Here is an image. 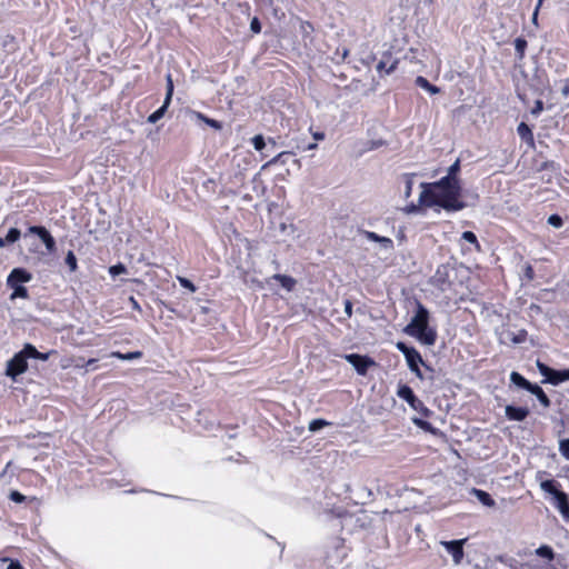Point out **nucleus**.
Masks as SVG:
<instances>
[{
  "label": "nucleus",
  "mask_w": 569,
  "mask_h": 569,
  "mask_svg": "<svg viewBox=\"0 0 569 569\" xmlns=\"http://www.w3.org/2000/svg\"><path fill=\"white\" fill-rule=\"evenodd\" d=\"M422 191L419 196V203L425 207L438 206L448 212L460 211L466 207L461 199V182H450L447 179L421 183Z\"/></svg>",
  "instance_id": "obj_1"
},
{
  "label": "nucleus",
  "mask_w": 569,
  "mask_h": 569,
  "mask_svg": "<svg viewBox=\"0 0 569 569\" xmlns=\"http://www.w3.org/2000/svg\"><path fill=\"white\" fill-rule=\"evenodd\" d=\"M429 317L428 309L421 302L416 301V312L403 328V332L425 346H433L437 340V331L429 327Z\"/></svg>",
  "instance_id": "obj_2"
},
{
  "label": "nucleus",
  "mask_w": 569,
  "mask_h": 569,
  "mask_svg": "<svg viewBox=\"0 0 569 569\" xmlns=\"http://www.w3.org/2000/svg\"><path fill=\"white\" fill-rule=\"evenodd\" d=\"M541 489L552 496V505L560 512L565 520H569V498L560 491L553 480H545L540 483Z\"/></svg>",
  "instance_id": "obj_3"
},
{
  "label": "nucleus",
  "mask_w": 569,
  "mask_h": 569,
  "mask_svg": "<svg viewBox=\"0 0 569 569\" xmlns=\"http://www.w3.org/2000/svg\"><path fill=\"white\" fill-rule=\"evenodd\" d=\"M397 349L405 356L409 369L419 378L423 379L422 372L419 368L420 365H425L420 352L413 348L407 346L405 342H397Z\"/></svg>",
  "instance_id": "obj_4"
},
{
  "label": "nucleus",
  "mask_w": 569,
  "mask_h": 569,
  "mask_svg": "<svg viewBox=\"0 0 569 569\" xmlns=\"http://www.w3.org/2000/svg\"><path fill=\"white\" fill-rule=\"evenodd\" d=\"M397 395L399 398L403 399L408 402V405L416 410L417 412L421 413L425 417H428L430 415V410L423 405V402L418 399L412 389L409 386H401Z\"/></svg>",
  "instance_id": "obj_5"
},
{
  "label": "nucleus",
  "mask_w": 569,
  "mask_h": 569,
  "mask_svg": "<svg viewBox=\"0 0 569 569\" xmlns=\"http://www.w3.org/2000/svg\"><path fill=\"white\" fill-rule=\"evenodd\" d=\"M29 352H26V346L21 351L16 353L11 360L8 361L7 366V375L11 378H16L17 376L23 373L27 368V359H29Z\"/></svg>",
  "instance_id": "obj_6"
},
{
  "label": "nucleus",
  "mask_w": 569,
  "mask_h": 569,
  "mask_svg": "<svg viewBox=\"0 0 569 569\" xmlns=\"http://www.w3.org/2000/svg\"><path fill=\"white\" fill-rule=\"evenodd\" d=\"M466 541V538L451 541H440V545L443 546L447 552L451 555L455 565H460L463 559V546Z\"/></svg>",
  "instance_id": "obj_7"
},
{
  "label": "nucleus",
  "mask_w": 569,
  "mask_h": 569,
  "mask_svg": "<svg viewBox=\"0 0 569 569\" xmlns=\"http://www.w3.org/2000/svg\"><path fill=\"white\" fill-rule=\"evenodd\" d=\"M29 232L32 234H37L40 238V240L46 246L48 252L52 253L56 251V240L44 227L32 226L29 228Z\"/></svg>",
  "instance_id": "obj_8"
},
{
  "label": "nucleus",
  "mask_w": 569,
  "mask_h": 569,
  "mask_svg": "<svg viewBox=\"0 0 569 569\" xmlns=\"http://www.w3.org/2000/svg\"><path fill=\"white\" fill-rule=\"evenodd\" d=\"M346 359L355 367L359 375H366L368 368L375 365L370 358L357 353L347 355Z\"/></svg>",
  "instance_id": "obj_9"
},
{
  "label": "nucleus",
  "mask_w": 569,
  "mask_h": 569,
  "mask_svg": "<svg viewBox=\"0 0 569 569\" xmlns=\"http://www.w3.org/2000/svg\"><path fill=\"white\" fill-rule=\"evenodd\" d=\"M32 279V274L22 268H14L7 278L8 286H22L24 282H29Z\"/></svg>",
  "instance_id": "obj_10"
},
{
  "label": "nucleus",
  "mask_w": 569,
  "mask_h": 569,
  "mask_svg": "<svg viewBox=\"0 0 569 569\" xmlns=\"http://www.w3.org/2000/svg\"><path fill=\"white\" fill-rule=\"evenodd\" d=\"M505 415L508 420L520 422V421H523L528 417L529 409L527 407H516V406L508 405L505 408Z\"/></svg>",
  "instance_id": "obj_11"
},
{
  "label": "nucleus",
  "mask_w": 569,
  "mask_h": 569,
  "mask_svg": "<svg viewBox=\"0 0 569 569\" xmlns=\"http://www.w3.org/2000/svg\"><path fill=\"white\" fill-rule=\"evenodd\" d=\"M363 236L369 241L379 242L381 248L387 251H391L393 249V241L390 238L379 236L373 231H363Z\"/></svg>",
  "instance_id": "obj_12"
},
{
  "label": "nucleus",
  "mask_w": 569,
  "mask_h": 569,
  "mask_svg": "<svg viewBox=\"0 0 569 569\" xmlns=\"http://www.w3.org/2000/svg\"><path fill=\"white\" fill-rule=\"evenodd\" d=\"M272 279L278 281L282 288H284L287 291H292L296 287V279H293L290 276L276 273L272 276Z\"/></svg>",
  "instance_id": "obj_13"
},
{
  "label": "nucleus",
  "mask_w": 569,
  "mask_h": 569,
  "mask_svg": "<svg viewBox=\"0 0 569 569\" xmlns=\"http://www.w3.org/2000/svg\"><path fill=\"white\" fill-rule=\"evenodd\" d=\"M528 391L537 397V399L539 400L543 408L550 407V399L545 393L541 387H539L538 385H532Z\"/></svg>",
  "instance_id": "obj_14"
},
{
  "label": "nucleus",
  "mask_w": 569,
  "mask_h": 569,
  "mask_svg": "<svg viewBox=\"0 0 569 569\" xmlns=\"http://www.w3.org/2000/svg\"><path fill=\"white\" fill-rule=\"evenodd\" d=\"M460 171V160L457 159L447 171V174L442 177V179H447V181L450 182H460V179L458 178V173Z\"/></svg>",
  "instance_id": "obj_15"
},
{
  "label": "nucleus",
  "mask_w": 569,
  "mask_h": 569,
  "mask_svg": "<svg viewBox=\"0 0 569 569\" xmlns=\"http://www.w3.org/2000/svg\"><path fill=\"white\" fill-rule=\"evenodd\" d=\"M568 380H569V368L565 369V370H555L553 369L549 383L557 386V385H560Z\"/></svg>",
  "instance_id": "obj_16"
},
{
  "label": "nucleus",
  "mask_w": 569,
  "mask_h": 569,
  "mask_svg": "<svg viewBox=\"0 0 569 569\" xmlns=\"http://www.w3.org/2000/svg\"><path fill=\"white\" fill-rule=\"evenodd\" d=\"M472 493L477 497V499L486 507H493L496 505L495 500L491 498V496L480 489H472Z\"/></svg>",
  "instance_id": "obj_17"
},
{
  "label": "nucleus",
  "mask_w": 569,
  "mask_h": 569,
  "mask_svg": "<svg viewBox=\"0 0 569 569\" xmlns=\"http://www.w3.org/2000/svg\"><path fill=\"white\" fill-rule=\"evenodd\" d=\"M510 380L513 385L518 386L519 388H522L525 390H529L533 383L528 381L525 377H522L520 373L513 371L510 375Z\"/></svg>",
  "instance_id": "obj_18"
},
{
  "label": "nucleus",
  "mask_w": 569,
  "mask_h": 569,
  "mask_svg": "<svg viewBox=\"0 0 569 569\" xmlns=\"http://www.w3.org/2000/svg\"><path fill=\"white\" fill-rule=\"evenodd\" d=\"M416 84L421 89H425L430 94H437L440 92V89L433 84H431L425 77L419 76L416 78Z\"/></svg>",
  "instance_id": "obj_19"
},
{
  "label": "nucleus",
  "mask_w": 569,
  "mask_h": 569,
  "mask_svg": "<svg viewBox=\"0 0 569 569\" xmlns=\"http://www.w3.org/2000/svg\"><path fill=\"white\" fill-rule=\"evenodd\" d=\"M517 132L522 140L533 143L532 131L525 122L519 123Z\"/></svg>",
  "instance_id": "obj_20"
},
{
  "label": "nucleus",
  "mask_w": 569,
  "mask_h": 569,
  "mask_svg": "<svg viewBox=\"0 0 569 569\" xmlns=\"http://www.w3.org/2000/svg\"><path fill=\"white\" fill-rule=\"evenodd\" d=\"M412 422L419 427L420 429L427 431V432H430L432 435H437L438 433V429L435 428L429 421L427 420H422L420 418H417V417H413L412 418Z\"/></svg>",
  "instance_id": "obj_21"
},
{
  "label": "nucleus",
  "mask_w": 569,
  "mask_h": 569,
  "mask_svg": "<svg viewBox=\"0 0 569 569\" xmlns=\"http://www.w3.org/2000/svg\"><path fill=\"white\" fill-rule=\"evenodd\" d=\"M535 553L538 557L547 559L548 561H552L555 559V552L552 548L547 545H542L539 548H537Z\"/></svg>",
  "instance_id": "obj_22"
},
{
  "label": "nucleus",
  "mask_w": 569,
  "mask_h": 569,
  "mask_svg": "<svg viewBox=\"0 0 569 569\" xmlns=\"http://www.w3.org/2000/svg\"><path fill=\"white\" fill-rule=\"evenodd\" d=\"M193 116L197 119H199V120L203 121L204 123H207L209 127L213 128L214 130H221L222 129L221 122H219L218 120L208 118L204 114H202L201 112L194 111Z\"/></svg>",
  "instance_id": "obj_23"
},
{
  "label": "nucleus",
  "mask_w": 569,
  "mask_h": 569,
  "mask_svg": "<svg viewBox=\"0 0 569 569\" xmlns=\"http://www.w3.org/2000/svg\"><path fill=\"white\" fill-rule=\"evenodd\" d=\"M110 357L118 358L121 360H133V359L141 358L142 352L141 351H132V352L121 353L120 351H112L110 353Z\"/></svg>",
  "instance_id": "obj_24"
},
{
  "label": "nucleus",
  "mask_w": 569,
  "mask_h": 569,
  "mask_svg": "<svg viewBox=\"0 0 569 569\" xmlns=\"http://www.w3.org/2000/svg\"><path fill=\"white\" fill-rule=\"evenodd\" d=\"M169 104H167V101L164 100L163 101V104L158 109L156 110L154 112H152L149 117H148V122L149 123H156L158 122L166 113L167 109H168Z\"/></svg>",
  "instance_id": "obj_25"
},
{
  "label": "nucleus",
  "mask_w": 569,
  "mask_h": 569,
  "mask_svg": "<svg viewBox=\"0 0 569 569\" xmlns=\"http://www.w3.org/2000/svg\"><path fill=\"white\" fill-rule=\"evenodd\" d=\"M26 352H29V357L33 359H39L46 361L49 359V353L39 352L32 345H26Z\"/></svg>",
  "instance_id": "obj_26"
},
{
  "label": "nucleus",
  "mask_w": 569,
  "mask_h": 569,
  "mask_svg": "<svg viewBox=\"0 0 569 569\" xmlns=\"http://www.w3.org/2000/svg\"><path fill=\"white\" fill-rule=\"evenodd\" d=\"M291 154V152L289 151H282L280 153H278L276 157H273L272 159H270L268 162H266L263 166H262V169H266L270 166H273V164H277V163H286V158Z\"/></svg>",
  "instance_id": "obj_27"
},
{
  "label": "nucleus",
  "mask_w": 569,
  "mask_h": 569,
  "mask_svg": "<svg viewBox=\"0 0 569 569\" xmlns=\"http://www.w3.org/2000/svg\"><path fill=\"white\" fill-rule=\"evenodd\" d=\"M508 339L515 345L522 343L527 339V331L521 329L518 332H508Z\"/></svg>",
  "instance_id": "obj_28"
},
{
  "label": "nucleus",
  "mask_w": 569,
  "mask_h": 569,
  "mask_svg": "<svg viewBox=\"0 0 569 569\" xmlns=\"http://www.w3.org/2000/svg\"><path fill=\"white\" fill-rule=\"evenodd\" d=\"M461 238H462L465 241H467V242H469V243L473 244L477 251H480V250H481L480 243H479V241H478V239H477L476 234H475L472 231H465V232H462Z\"/></svg>",
  "instance_id": "obj_29"
},
{
  "label": "nucleus",
  "mask_w": 569,
  "mask_h": 569,
  "mask_svg": "<svg viewBox=\"0 0 569 569\" xmlns=\"http://www.w3.org/2000/svg\"><path fill=\"white\" fill-rule=\"evenodd\" d=\"M64 262L69 267L70 272H74L78 269V261L73 251H68Z\"/></svg>",
  "instance_id": "obj_30"
},
{
  "label": "nucleus",
  "mask_w": 569,
  "mask_h": 569,
  "mask_svg": "<svg viewBox=\"0 0 569 569\" xmlns=\"http://www.w3.org/2000/svg\"><path fill=\"white\" fill-rule=\"evenodd\" d=\"M527 48V41L523 38H517L515 40V49L519 59L525 57V51Z\"/></svg>",
  "instance_id": "obj_31"
},
{
  "label": "nucleus",
  "mask_w": 569,
  "mask_h": 569,
  "mask_svg": "<svg viewBox=\"0 0 569 569\" xmlns=\"http://www.w3.org/2000/svg\"><path fill=\"white\" fill-rule=\"evenodd\" d=\"M13 292L11 295V299H16V298H22V299H27L28 298V290L26 287L23 286H9Z\"/></svg>",
  "instance_id": "obj_32"
},
{
  "label": "nucleus",
  "mask_w": 569,
  "mask_h": 569,
  "mask_svg": "<svg viewBox=\"0 0 569 569\" xmlns=\"http://www.w3.org/2000/svg\"><path fill=\"white\" fill-rule=\"evenodd\" d=\"M397 68V61H393L392 63H390L389 66L387 64V62L385 61H379V63L377 64V70L379 72H382L385 71L387 74H390L395 69Z\"/></svg>",
  "instance_id": "obj_33"
},
{
  "label": "nucleus",
  "mask_w": 569,
  "mask_h": 569,
  "mask_svg": "<svg viewBox=\"0 0 569 569\" xmlns=\"http://www.w3.org/2000/svg\"><path fill=\"white\" fill-rule=\"evenodd\" d=\"M537 367H538V369H539V372H540L543 377H546V381H547V382H550V378H551V376H552V371H553V369L549 368L548 366H546L545 363H542V362H540V361H538V362H537Z\"/></svg>",
  "instance_id": "obj_34"
},
{
  "label": "nucleus",
  "mask_w": 569,
  "mask_h": 569,
  "mask_svg": "<svg viewBox=\"0 0 569 569\" xmlns=\"http://www.w3.org/2000/svg\"><path fill=\"white\" fill-rule=\"evenodd\" d=\"M537 367H538V369H539V372H540L543 377H546V381H547V382H550V378H551V376H552V371H553V369L549 368L548 366H546L545 363H542V362H540V361H538V362H537Z\"/></svg>",
  "instance_id": "obj_35"
},
{
  "label": "nucleus",
  "mask_w": 569,
  "mask_h": 569,
  "mask_svg": "<svg viewBox=\"0 0 569 569\" xmlns=\"http://www.w3.org/2000/svg\"><path fill=\"white\" fill-rule=\"evenodd\" d=\"M20 236H21V233H20V231L17 228H11L8 231L4 240H6L7 243H13V242L19 240Z\"/></svg>",
  "instance_id": "obj_36"
},
{
  "label": "nucleus",
  "mask_w": 569,
  "mask_h": 569,
  "mask_svg": "<svg viewBox=\"0 0 569 569\" xmlns=\"http://www.w3.org/2000/svg\"><path fill=\"white\" fill-rule=\"evenodd\" d=\"M329 425L330 422L323 419H315L309 423V430L315 432Z\"/></svg>",
  "instance_id": "obj_37"
},
{
  "label": "nucleus",
  "mask_w": 569,
  "mask_h": 569,
  "mask_svg": "<svg viewBox=\"0 0 569 569\" xmlns=\"http://www.w3.org/2000/svg\"><path fill=\"white\" fill-rule=\"evenodd\" d=\"M173 94V81L171 78V74H167V93L164 100L167 101V104H170L171 98Z\"/></svg>",
  "instance_id": "obj_38"
},
{
  "label": "nucleus",
  "mask_w": 569,
  "mask_h": 569,
  "mask_svg": "<svg viewBox=\"0 0 569 569\" xmlns=\"http://www.w3.org/2000/svg\"><path fill=\"white\" fill-rule=\"evenodd\" d=\"M126 272H127V268L122 263H118V264L111 266L109 268V273L112 277H117V276L126 273Z\"/></svg>",
  "instance_id": "obj_39"
},
{
  "label": "nucleus",
  "mask_w": 569,
  "mask_h": 569,
  "mask_svg": "<svg viewBox=\"0 0 569 569\" xmlns=\"http://www.w3.org/2000/svg\"><path fill=\"white\" fill-rule=\"evenodd\" d=\"M251 142L253 144V148L257 150V151H261L264 146H266V141H264V138L261 136V134H257L254 136L252 139H251Z\"/></svg>",
  "instance_id": "obj_40"
},
{
  "label": "nucleus",
  "mask_w": 569,
  "mask_h": 569,
  "mask_svg": "<svg viewBox=\"0 0 569 569\" xmlns=\"http://www.w3.org/2000/svg\"><path fill=\"white\" fill-rule=\"evenodd\" d=\"M559 452L569 460V439H562L559 442Z\"/></svg>",
  "instance_id": "obj_41"
},
{
  "label": "nucleus",
  "mask_w": 569,
  "mask_h": 569,
  "mask_svg": "<svg viewBox=\"0 0 569 569\" xmlns=\"http://www.w3.org/2000/svg\"><path fill=\"white\" fill-rule=\"evenodd\" d=\"M177 280L179 281L181 287L190 290L191 292L196 291V286L189 279L178 276Z\"/></svg>",
  "instance_id": "obj_42"
},
{
  "label": "nucleus",
  "mask_w": 569,
  "mask_h": 569,
  "mask_svg": "<svg viewBox=\"0 0 569 569\" xmlns=\"http://www.w3.org/2000/svg\"><path fill=\"white\" fill-rule=\"evenodd\" d=\"M548 223L555 228H560L563 224L562 218L558 214H551L548 218Z\"/></svg>",
  "instance_id": "obj_43"
},
{
  "label": "nucleus",
  "mask_w": 569,
  "mask_h": 569,
  "mask_svg": "<svg viewBox=\"0 0 569 569\" xmlns=\"http://www.w3.org/2000/svg\"><path fill=\"white\" fill-rule=\"evenodd\" d=\"M250 29L254 33H259L261 31V23L258 18H253L250 22Z\"/></svg>",
  "instance_id": "obj_44"
},
{
  "label": "nucleus",
  "mask_w": 569,
  "mask_h": 569,
  "mask_svg": "<svg viewBox=\"0 0 569 569\" xmlns=\"http://www.w3.org/2000/svg\"><path fill=\"white\" fill-rule=\"evenodd\" d=\"M543 110V102L541 100H537L535 102V106L533 108L531 109V113L533 116H539L541 113V111Z\"/></svg>",
  "instance_id": "obj_45"
},
{
  "label": "nucleus",
  "mask_w": 569,
  "mask_h": 569,
  "mask_svg": "<svg viewBox=\"0 0 569 569\" xmlns=\"http://www.w3.org/2000/svg\"><path fill=\"white\" fill-rule=\"evenodd\" d=\"M10 499L14 502L21 503L26 500V497L22 493H20L19 491H12L10 493Z\"/></svg>",
  "instance_id": "obj_46"
},
{
  "label": "nucleus",
  "mask_w": 569,
  "mask_h": 569,
  "mask_svg": "<svg viewBox=\"0 0 569 569\" xmlns=\"http://www.w3.org/2000/svg\"><path fill=\"white\" fill-rule=\"evenodd\" d=\"M345 312L347 313L348 317H351L352 315V303L350 300H346L345 301Z\"/></svg>",
  "instance_id": "obj_47"
},
{
  "label": "nucleus",
  "mask_w": 569,
  "mask_h": 569,
  "mask_svg": "<svg viewBox=\"0 0 569 569\" xmlns=\"http://www.w3.org/2000/svg\"><path fill=\"white\" fill-rule=\"evenodd\" d=\"M411 189H412V181L409 179L406 182V191H405L406 197H410Z\"/></svg>",
  "instance_id": "obj_48"
},
{
  "label": "nucleus",
  "mask_w": 569,
  "mask_h": 569,
  "mask_svg": "<svg viewBox=\"0 0 569 569\" xmlns=\"http://www.w3.org/2000/svg\"><path fill=\"white\" fill-rule=\"evenodd\" d=\"M7 569H22V566L18 561H11Z\"/></svg>",
  "instance_id": "obj_49"
},
{
  "label": "nucleus",
  "mask_w": 569,
  "mask_h": 569,
  "mask_svg": "<svg viewBox=\"0 0 569 569\" xmlns=\"http://www.w3.org/2000/svg\"><path fill=\"white\" fill-rule=\"evenodd\" d=\"M312 137L316 139V140H323L325 139V133L323 132H313L312 133Z\"/></svg>",
  "instance_id": "obj_50"
},
{
  "label": "nucleus",
  "mask_w": 569,
  "mask_h": 569,
  "mask_svg": "<svg viewBox=\"0 0 569 569\" xmlns=\"http://www.w3.org/2000/svg\"><path fill=\"white\" fill-rule=\"evenodd\" d=\"M96 362H97V359H89L88 361H86V367L96 369V367H94Z\"/></svg>",
  "instance_id": "obj_51"
},
{
  "label": "nucleus",
  "mask_w": 569,
  "mask_h": 569,
  "mask_svg": "<svg viewBox=\"0 0 569 569\" xmlns=\"http://www.w3.org/2000/svg\"><path fill=\"white\" fill-rule=\"evenodd\" d=\"M129 300H130L133 309L140 310V306H139L138 301L133 297H130Z\"/></svg>",
  "instance_id": "obj_52"
},
{
  "label": "nucleus",
  "mask_w": 569,
  "mask_h": 569,
  "mask_svg": "<svg viewBox=\"0 0 569 569\" xmlns=\"http://www.w3.org/2000/svg\"><path fill=\"white\" fill-rule=\"evenodd\" d=\"M76 367L77 368H82V367H86V362L83 360L79 361L76 363Z\"/></svg>",
  "instance_id": "obj_53"
},
{
  "label": "nucleus",
  "mask_w": 569,
  "mask_h": 569,
  "mask_svg": "<svg viewBox=\"0 0 569 569\" xmlns=\"http://www.w3.org/2000/svg\"><path fill=\"white\" fill-rule=\"evenodd\" d=\"M538 7L536 8L535 12H533V17H532V21L536 22L537 21V17H538Z\"/></svg>",
  "instance_id": "obj_54"
},
{
  "label": "nucleus",
  "mask_w": 569,
  "mask_h": 569,
  "mask_svg": "<svg viewBox=\"0 0 569 569\" xmlns=\"http://www.w3.org/2000/svg\"><path fill=\"white\" fill-rule=\"evenodd\" d=\"M317 148V143H310L308 144V147L306 148L307 150H313Z\"/></svg>",
  "instance_id": "obj_55"
},
{
  "label": "nucleus",
  "mask_w": 569,
  "mask_h": 569,
  "mask_svg": "<svg viewBox=\"0 0 569 569\" xmlns=\"http://www.w3.org/2000/svg\"><path fill=\"white\" fill-rule=\"evenodd\" d=\"M416 209H417V208H416V206H413V204H412V206H410V207L408 208V210H407V211H408V212H415V211H416Z\"/></svg>",
  "instance_id": "obj_56"
},
{
  "label": "nucleus",
  "mask_w": 569,
  "mask_h": 569,
  "mask_svg": "<svg viewBox=\"0 0 569 569\" xmlns=\"http://www.w3.org/2000/svg\"><path fill=\"white\" fill-rule=\"evenodd\" d=\"M6 244V240L0 237V248H3Z\"/></svg>",
  "instance_id": "obj_57"
},
{
  "label": "nucleus",
  "mask_w": 569,
  "mask_h": 569,
  "mask_svg": "<svg viewBox=\"0 0 569 569\" xmlns=\"http://www.w3.org/2000/svg\"><path fill=\"white\" fill-rule=\"evenodd\" d=\"M542 1L543 0H538V6H537L538 8L541 6Z\"/></svg>",
  "instance_id": "obj_58"
}]
</instances>
